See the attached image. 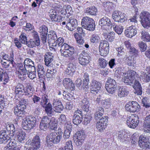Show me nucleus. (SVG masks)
<instances>
[{
  "mask_svg": "<svg viewBox=\"0 0 150 150\" xmlns=\"http://www.w3.org/2000/svg\"><path fill=\"white\" fill-rule=\"evenodd\" d=\"M27 46L30 48H33L35 47L36 46H38L40 45V43H38V44L37 42L34 41V40L30 39L27 41L25 44Z\"/></svg>",
  "mask_w": 150,
  "mask_h": 150,
  "instance_id": "obj_52",
  "label": "nucleus"
},
{
  "mask_svg": "<svg viewBox=\"0 0 150 150\" xmlns=\"http://www.w3.org/2000/svg\"><path fill=\"white\" fill-rule=\"evenodd\" d=\"M24 88L22 84H19L15 88V93L16 94H24L25 91Z\"/></svg>",
  "mask_w": 150,
  "mask_h": 150,
  "instance_id": "obj_46",
  "label": "nucleus"
},
{
  "mask_svg": "<svg viewBox=\"0 0 150 150\" xmlns=\"http://www.w3.org/2000/svg\"><path fill=\"white\" fill-rule=\"evenodd\" d=\"M39 32L41 34H47L48 30L47 27L45 25H42L39 28Z\"/></svg>",
  "mask_w": 150,
  "mask_h": 150,
  "instance_id": "obj_59",
  "label": "nucleus"
},
{
  "mask_svg": "<svg viewBox=\"0 0 150 150\" xmlns=\"http://www.w3.org/2000/svg\"><path fill=\"white\" fill-rule=\"evenodd\" d=\"M104 110L101 107H97L96 109V112L94 114V118L96 120L99 119L103 114Z\"/></svg>",
  "mask_w": 150,
  "mask_h": 150,
  "instance_id": "obj_41",
  "label": "nucleus"
},
{
  "mask_svg": "<svg viewBox=\"0 0 150 150\" xmlns=\"http://www.w3.org/2000/svg\"><path fill=\"white\" fill-rule=\"evenodd\" d=\"M90 40L91 42L92 43H99L101 42L100 37L98 34H96L91 35Z\"/></svg>",
  "mask_w": 150,
  "mask_h": 150,
  "instance_id": "obj_49",
  "label": "nucleus"
},
{
  "mask_svg": "<svg viewBox=\"0 0 150 150\" xmlns=\"http://www.w3.org/2000/svg\"><path fill=\"white\" fill-rule=\"evenodd\" d=\"M141 23L145 28H148L150 27V13L145 11L141 12L140 15Z\"/></svg>",
  "mask_w": 150,
  "mask_h": 150,
  "instance_id": "obj_7",
  "label": "nucleus"
},
{
  "mask_svg": "<svg viewBox=\"0 0 150 150\" xmlns=\"http://www.w3.org/2000/svg\"><path fill=\"white\" fill-rule=\"evenodd\" d=\"M125 79L124 82L127 85H131L132 84L133 87L135 90V93L137 95H141L142 93V88L138 79L139 75L137 74L136 72L131 70V72L128 74H125Z\"/></svg>",
  "mask_w": 150,
  "mask_h": 150,
  "instance_id": "obj_2",
  "label": "nucleus"
},
{
  "mask_svg": "<svg viewBox=\"0 0 150 150\" xmlns=\"http://www.w3.org/2000/svg\"><path fill=\"white\" fill-rule=\"evenodd\" d=\"M140 33L141 35V39L142 40L146 42L150 41V36L149 33L143 30H141Z\"/></svg>",
  "mask_w": 150,
  "mask_h": 150,
  "instance_id": "obj_42",
  "label": "nucleus"
},
{
  "mask_svg": "<svg viewBox=\"0 0 150 150\" xmlns=\"http://www.w3.org/2000/svg\"><path fill=\"white\" fill-rule=\"evenodd\" d=\"M117 84L115 80L110 78H108L106 82L105 88L110 93H114L116 90Z\"/></svg>",
  "mask_w": 150,
  "mask_h": 150,
  "instance_id": "obj_8",
  "label": "nucleus"
},
{
  "mask_svg": "<svg viewBox=\"0 0 150 150\" xmlns=\"http://www.w3.org/2000/svg\"><path fill=\"white\" fill-rule=\"evenodd\" d=\"M63 130L60 128L59 129L57 132H52L48 134L46 137V143L48 146L50 143L57 144L60 143L62 138Z\"/></svg>",
  "mask_w": 150,
  "mask_h": 150,
  "instance_id": "obj_4",
  "label": "nucleus"
},
{
  "mask_svg": "<svg viewBox=\"0 0 150 150\" xmlns=\"http://www.w3.org/2000/svg\"><path fill=\"white\" fill-rule=\"evenodd\" d=\"M101 86V84L98 81L93 79L90 83V90L92 93H97L100 91Z\"/></svg>",
  "mask_w": 150,
  "mask_h": 150,
  "instance_id": "obj_13",
  "label": "nucleus"
},
{
  "mask_svg": "<svg viewBox=\"0 0 150 150\" xmlns=\"http://www.w3.org/2000/svg\"><path fill=\"white\" fill-rule=\"evenodd\" d=\"M45 64L47 66H50L54 60V54L50 52L46 53L44 56Z\"/></svg>",
  "mask_w": 150,
  "mask_h": 150,
  "instance_id": "obj_26",
  "label": "nucleus"
},
{
  "mask_svg": "<svg viewBox=\"0 0 150 150\" xmlns=\"http://www.w3.org/2000/svg\"><path fill=\"white\" fill-rule=\"evenodd\" d=\"M51 39L52 41L50 48L54 49L55 52L58 48L60 49L62 56L65 57H69L71 60L74 59V57L72 56L74 54V48L67 44L64 43V41L63 38L59 37L57 38L55 34L51 36Z\"/></svg>",
  "mask_w": 150,
  "mask_h": 150,
  "instance_id": "obj_1",
  "label": "nucleus"
},
{
  "mask_svg": "<svg viewBox=\"0 0 150 150\" xmlns=\"http://www.w3.org/2000/svg\"><path fill=\"white\" fill-rule=\"evenodd\" d=\"M51 121V119L47 116L43 117L40 125V128L41 130L45 131L48 126V125Z\"/></svg>",
  "mask_w": 150,
  "mask_h": 150,
  "instance_id": "obj_23",
  "label": "nucleus"
},
{
  "mask_svg": "<svg viewBox=\"0 0 150 150\" xmlns=\"http://www.w3.org/2000/svg\"><path fill=\"white\" fill-rule=\"evenodd\" d=\"M108 65L111 69L114 67H117V64L115 62V59H112L110 60L108 62Z\"/></svg>",
  "mask_w": 150,
  "mask_h": 150,
  "instance_id": "obj_64",
  "label": "nucleus"
},
{
  "mask_svg": "<svg viewBox=\"0 0 150 150\" xmlns=\"http://www.w3.org/2000/svg\"><path fill=\"white\" fill-rule=\"evenodd\" d=\"M57 121L54 118H52L48 127L51 130H55L57 128Z\"/></svg>",
  "mask_w": 150,
  "mask_h": 150,
  "instance_id": "obj_47",
  "label": "nucleus"
},
{
  "mask_svg": "<svg viewBox=\"0 0 150 150\" xmlns=\"http://www.w3.org/2000/svg\"><path fill=\"white\" fill-rule=\"evenodd\" d=\"M115 74L118 76L122 75L123 77V80H124L125 77L123 75L125 74H128L131 72V71L128 72V73H124L123 72V68L121 67H115Z\"/></svg>",
  "mask_w": 150,
  "mask_h": 150,
  "instance_id": "obj_48",
  "label": "nucleus"
},
{
  "mask_svg": "<svg viewBox=\"0 0 150 150\" xmlns=\"http://www.w3.org/2000/svg\"><path fill=\"white\" fill-rule=\"evenodd\" d=\"M18 67V70L17 71L16 73L19 78H21V76L26 75L27 72H29L28 69L25 68V64H24L23 65L22 63L19 64Z\"/></svg>",
  "mask_w": 150,
  "mask_h": 150,
  "instance_id": "obj_32",
  "label": "nucleus"
},
{
  "mask_svg": "<svg viewBox=\"0 0 150 150\" xmlns=\"http://www.w3.org/2000/svg\"><path fill=\"white\" fill-rule=\"evenodd\" d=\"M99 62V65L101 68H105L108 64V62L103 58H100Z\"/></svg>",
  "mask_w": 150,
  "mask_h": 150,
  "instance_id": "obj_58",
  "label": "nucleus"
},
{
  "mask_svg": "<svg viewBox=\"0 0 150 150\" xmlns=\"http://www.w3.org/2000/svg\"><path fill=\"white\" fill-rule=\"evenodd\" d=\"M128 93V90L126 86H120L117 91L118 96L120 98L127 96Z\"/></svg>",
  "mask_w": 150,
  "mask_h": 150,
  "instance_id": "obj_33",
  "label": "nucleus"
},
{
  "mask_svg": "<svg viewBox=\"0 0 150 150\" xmlns=\"http://www.w3.org/2000/svg\"><path fill=\"white\" fill-rule=\"evenodd\" d=\"M57 71L55 69H48L47 70L46 76L47 78H53L55 76Z\"/></svg>",
  "mask_w": 150,
  "mask_h": 150,
  "instance_id": "obj_51",
  "label": "nucleus"
},
{
  "mask_svg": "<svg viewBox=\"0 0 150 150\" xmlns=\"http://www.w3.org/2000/svg\"><path fill=\"white\" fill-rule=\"evenodd\" d=\"M74 37L78 43L79 45H82L84 43V41L82 36L78 34H75L74 35Z\"/></svg>",
  "mask_w": 150,
  "mask_h": 150,
  "instance_id": "obj_57",
  "label": "nucleus"
},
{
  "mask_svg": "<svg viewBox=\"0 0 150 150\" xmlns=\"http://www.w3.org/2000/svg\"><path fill=\"white\" fill-rule=\"evenodd\" d=\"M27 37L25 33H22L19 36V41L20 42L23 44H25L27 42Z\"/></svg>",
  "mask_w": 150,
  "mask_h": 150,
  "instance_id": "obj_54",
  "label": "nucleus"
},
{
  "mask_svg": "<svg viewBox=\"0 0 150 150\" xmlns=\"http://www.w3.org/2000/svg\"><path fill=\"white\" fill-rule=\"evenodd\" d=\"M32 99L33 100L34 103L36 105L37 108L36 109L38 111H39L40 108L42 107H44V106L43 103L41 101V98L36 95H34L32 98Z\"/></svg>",
  "mask_w": 150,
  "mask_h": 150,
  "instance_id": "obj_31",
  "label": "nucleus"
},
{
  "mask_svg": "<svg viewBox=\"0 0 150 150\" xmlns=\"http://www.w3.org/2000/svg\"><path fill=\"white\" fill-rule=\"evenodd\" d=\"M143 127L150 129V115L146 117L144 122Z\"/></svg>",
  "mask_w": 150,
  "mask_h": 150,
  "instance_id": "obj_50",
  "label": "nucleus"
},
{
  "mask_svg": "<svg viewBox=\"0 0 150 150\" xmlns=\"http://www.w3.org/2000/svg\"><path fill=\"white\" fill-rule=\"evenodd\" d=\"M10 56L9 58L10 60H5V61L2 60L1 62V64L4 66H6L7 67H9V66L10 64H11L13 65V64L15 63L13 60L14 55L13 53H11Z\"/></svg>",
  "mask_w": 150,
  "mask_h": 150,
  "instance_id": "obj_38",
  "label": "nucleus"
},
{
  "mask_svg": "<svg viewBox=\"0 0 150 150\" xmlns=\"http://www.w3.org/2000/svg\"><path fill=\"white\" fill-rule=\"evenodd\" d=\"M50 16L52 22H59L62 21L63 17L56 13L55 11H50Z\"/></svg>",
  "mask_w": 150,
  "mask_h": 150,
  "instance_id": "obj_29",
  "label": "nucleus"
},
{
  "mask_svg": "<svg viewBox=\"0 0 150 150\" xmlns=\"http://www.w3.org/2000/svg\"><path fill=\"white\" fill-rule=\"evenodd\" d=\"M148 138L143 135L139 137V144L140 147L143 148H149V143L148 142Z\"/></svg>",
  "mask_w": 150,
  "mask_h": 150,
  "instance_id": "obj_22",
  "label": "nucleus"
},
{
  "mask_svg": "<svg viewBox=\"0 0 150 150\" xmlns=\"http://www.w3.org/2000/svg\"><path fill=\"white\" fill-rule=\"evenodd\" d=\"M24 90L25 92H24V94L25 96H27L29 98L32 96L34 88L30 84H27L26 88H24Z\"/></svg>",
  "mask_w": 150,
  "mask_h": 150,
  "instance_id": "obj_40",
  "label": "nucleus"
},
{
  "mask_svg": "<svg viewBox=\"0 0 150 150\" xmlns=\"http://www.w3.org/2000/svg\"><path fill=\"white\" fill-rule=\"evenodd\" d=\"M139 119L138 115H132L127 118V124L129 127L134 129L136 127L139 123Z\"/></svg>",
  "mask_w": 150,
  "mask_h": 150,
  "instance_id": "obj_10",
  "label": "nucleus"
},
{
  "mask_svg": "<svg viewBox=\"0 0 150 150\" xmlns=\"http://www.w3.org/2000/svg\"><path fill=\"white\" fill-rule=\"evenodd\" d=\"M35 118L31 115H28L24 119L22 122V126L24 129L30 130L35 127L36 125Z\"/></svg>",
  "mask_w": 150,
  "mask_h": 150,
  "instance_id": "obj_5",
  "label": "nucleus"
},
{
  "mask_svg": "<svg viewBox=\"0 0 150 150\" xmlns=\"http://www.w3.org/2000/svg\"><path fill=\"white\" fill-rule=\"evenodd\" d=\"M118 140L122 142H126L128 140V138L126 133L125 131L122 130L118 132Z\"/></svg>",
  "mask_w": 150,
  "mask_h": 150,
  "instance_id": "obj_36",
  "label": "nucleus"
},
{
  "mask_svg": "<svg viewBox=\"0 0 150 150\" xmlns=\"http://www.w3.org/2000/svg\"><path fill=\"white\" fill-rule=\"evenodd\" d=\"M77 24V20L74 18L71 17L69 18L66 26L68 30L71 31H73L76 29Z\"/></svg>",
  "mask_w": 150,
  "mask_h": 150,
  "instance_id": "obj_21",
  "label": "nucleus"
},
{
  "mask_svg": "<svg viewBox=\"0 0 150 150\" xmlns=\"http://www.w3.org/2000/svg\"><path fill=\"white\" fill-rule=\"evenodd\" d=\"M41 140L39 136L33 137L30 145V150H37L40 146Z\"/></svg>",
  "mask_w": 150,
  "mask_h": 150,
  "instance_id": "obj_15",
  "label": "nucleus"
},
{
  "mask_svg": "<svg viewBox=\"0 0 150 150\" xmlns=\"http://www.w3.org/2000/svg\"><path fill=\"white\" fill-rule=\"evenodd\" d=\"M62 6L59 4H56L55 6L54 9L52 10L51 11H55V12L58 14H62L63 12L62 11Z\"/></svg>",
  "mask_w": 150,
  "mask_h": 150,
  "instance_id": "obj_55",
  "label": "nucleus"
},
{
  "mask_svg": "<svg viewBox=\"0 0 150 150\" xmlns=\"http://www.w3.org/2000/svg\"><path fill=\"white\" fill-rule=\"evenodd\" d=\"M18 130L13 124L6 125L5 128L0 131V144L6 143Z\"/></svg>",
  "mask_w": 150,
  "mask_h": 150,
  "instance_id": "obj_3",
  "label": "nucleus"
},
{
  "mask_svg": "<svg viewBox=\"0 0 150 150\" xmlns=\"http://www.w3.org/2000/svg\"><path fill=\"white\" fill-rule=\"evenodd\" d=\"M81 25L85 29L90 31H93L95 28L93 19L88 16L83 17L81 21Z\"/></svg>",
  "mask_w": 150,
  "mask_h": 150,
  "instance_id": "obj_6",
  "label": "nucleus"
},
{
  "mask_svg": "<svg viewBox=\"0 0 150 150\" xmlns=\"http://www.w3.org/2000/svg\"><path fill=\"white\" fill-rule=\"evenodd\" d=\"M131 55L132 56H129L128 57L126 55V57H125L124 59H125V61L127 62L128 65L133 67H134V65L136 62L134 57V56H135L133 54Z\"/></svg>",
  "mask_w": 150,
  "mask_h": 150,
  "instance_id": "obj_37",
  "label": "nucleus"
},
{
  "mask_svg": "<svg viewBox=\"0 0 150 150\" xmlns=\"http://www.w3.org/2000/svg\"><path fill=\"white\" fill-rule=\"evenodd\" d=\"M15 134L18 141L20 142H22L25 139V133L21 129H19L18 131H16V132L15 133Z\"/></svg>",
  "mask_w": 150,
  "mask_h": 150,
  "instance_id": "obj_44",
  "label": "nucleus"
},
{
  "mask_svg": "<svg viewBox=\"0 0 150 150\" xmlns=\"http://www.w3.org/2000/svg\"><path fill=\"white\" fill-rule=\"evenodd\" d=\"M137 17V13H136V14L134 15L133 17L132 18L129 19V20L130 21V22L132 23H131L132 25L131 26H132V27H135V26L137 25V21L136 20Z\"/></svg>",
  "mask_w": 150,
  "mask_h": 150,
  "instance_id": "obj_61",
  "label": "nucleus"
},
{
  "mask_svg": "<svg viewBox=\"0 0 150 150\" xmlns=\"http://www.w3.org/2000/svg\"><path fill=\"white\" fill-rule=\"evenodd\" d=\"M123 28L121 26H116L114 28V30L118 35H120L123 32Z\"/></svg>",
  "mask_w": 150,
  "mask_h": 150,
  "instance_id": "obj_62",
  "label": "nucleus"
},
{
  "mask_svg": "<svg viewBox=\"0 0 150 150\" xmlns=\"http://www.w3.org/2000/svg\"><path fill=\"white\" fill-rule=\"evenodd\" d=\"M138 45L140 48L141 51H144L146 50L147 46L145 43L141 41L138 43Z\"/></svg>",
  "mask_w": 150,
  "mask_h": 150,
  "instance_id": "obj_63",
  "label": "nucleus"
},
{
  "mask_svg": "<svg viewBox=\"0 0 150 150\" xmlns=\"http://www.w3.org/2000/svg\"><path fill=\"white\" fill-rule=\"evenodd\" d=\"M85 138V133L83 130L76 132V136L74 138V143L77 146L80 147L83 143Z\"/></svg>",
  "mask_w": 150,
  "mask_h": 150,
  "instance_id": "obj_9",
  "label": "nucleus"
},
{
  "mask_svg": "<svg viewBox=\"0 0 150 150\" xmlns=\"http://www.w3.org/2000/svg\"><path fill=\"white\" fill-rule=\"evenodd\" d=\"M99 25L103 28H105L107 30L109 28H111L112 25L110 19L108 17L105 16L100 19L99 22Z\"/></svg>",
  "mask_w": 150,
  "mask_h": 150,
  "instance_id": "obj_18",
  "label": "nucleus"
},
{
  "mask_svg": "<svg viewBox=\"0 0 150 150\" xmlns=\"http://www.w3.org/2000/svg\"><path fill=\"white\" fill-rule=\"evenodd\" d=\"M92 117L91 115H86L84 119L83 124L85 125H87L89 123Z\"/></svg>",
  "mask_w": 150,
  "mask_h": 150,
  "instance_id": "obj_60",
  "label": "nucleus"
},
{
  "mask_svg": "<svg viewBox=\"0 0 150 150\" xmlns=\"http://www.w3.org/2000/svg\"><path fill=\"white\" fill-rule=\"evenodd\" d=\"M112 17L115 21L119 23H124L127 20L125 14L120 13L117 11L113 12L112 14Z\"/></svg>",
  "mask_w": 150,
  "mask_h": 150,
  "instance_id": "obj_16",
  "label": "nucleus"
},
{
  "mask_svg": "<svg viewBox=\"0 0 150 150\" xmlns=\"http://www.w3.org/2000/svg\"><path fill=\"white\" fill-rule=\"evenodd\" d=\"M76 68V66L72 64L69 65L68 68L66 69L65 72L68 75H72Z\"/></svg>",
  "mask_w": 150,
  "mask_h": 150,
  "instance_id": "obj_45",
  "label": "nucleus"
},
{
  "mask_svg": "<svg viewBox=\"0 0 150 150\" xmlns=\"http://www.w3.org/2000/svg\"><path fill=\"white\" fill-rule=\"evenodd\" d=\"M81 108L86 112H88L89 110V103L88 100L84 98L81 101Z\"/></svg>",
  "mask_w": 150,
  "mask_h": 150,
  "instance_id": "obj_39",
  "label": "nucleus"
},
{
  "mask_svg": "<svg viewBox=\"0 0 150 150\" xmlns=\"http://www.w3.org/2000/svg\"><path fill=\"white\" fill-rule=\"evenodd\" d=\"M140 76L143 81L148 82L150 81V76L144 72H141Z\"/></svg>",
  "mask_w": 150,
  "mask_h": 150,
  "instance_id": "obj_56",
  "label": "nucleus"
},
{
  "mask_svg": "<svg viewBox=\"0 0 150 150\" xmlns=\"http://www.w3.org/2000/svg\"><path fill=\"white\" fill-rule=\"evenodd\" d=\"M78 59L79 63L83 66H85L89 62L90 57L88 53L83 51L79 55Z\"/></svg>",
  "mask_w": 150,
  "mask_h": 150,
  "instance_id": "obj_14",
  "label": "nucleus"
},
{
  "mask_svg": "<svg viewBox=\"0 0 150 150\" xmlns=\"http://www.w3.org/2000/svg\"><path fill=\"white\" fill-rule=\"evenodd\" d=\"M126 110L130 112H138L140 110V106L136 102L132 101L129 102L125 106Z\"/></svg>",
  "mask_w": 150,
  "mask_h": 150,
  "instance_id": "obj_11",
  "label": "nucleus"
},
{
  "mask_svg": "<svg viewBox=\"0 0 150 150\" xmlns=\"http://www.w3.org/2000/svg\"><path fill=\"white\" fill-rule=\"evenodd\" d=\"M26 106L24 105H18L13 108L15 115L19 117H23Z\"/></svg>",
  "mask_w": 150,
  "mask_h": 150,
  "instance_id": "obj_17",
  "label": "nucleus"
},
{
  "mask_svg": "<svg viewBox=\"0 0 150 150\" xmlns=\"http://www.w3.org/2000/svg\"><path fill=\"white\" fill-rule=\"evenodd\" d=\"M46 113L49 116H52L54 115L55 111L53 109L52 104L49 102L44 107Z\"/></svg>",
  "mask_w": 150,
  "mask_h": 150,
  "instance_id": "obj_34",
  "label": "nucleus"
},
{
  "mask_svg": "<svg viewBox=\"0 0 150 150\" xmlns=\"http://www.w3.org/2000/svg\"><path fill=\"white\" fill-rule=\"evenodd\" d=\"M102 105L106 108H107L109 107L111 104V100L110 98H109L101 101Z\"/></svg>",
  "mask_w": 150,
  "mask_h": 150,
  "instance_id": "obj_53",
  "label": "nucleus"
},
{
  "mask_svg": "<svg viewBox=\"0 0 150 150\" xmlns=\"http://www.w3.org/2000/svg\"><path fill=\"white\" fill-rule=\"evenodd\" d=\"M63 84L66 88L71 91L74 90V83L72 82L71 80L69 78L64 79L63 81Z\"/></svg>",
  "mask_w": 150,
  "mask_h": 150,
  "instance_id": "obj_27",
  "label": "nucleus"
},
{
  "mask_svg": "<svg viewBox=\"0 0 150 150\" xmlns=\"http://www.w3.org/2000/svg\"><path fill=\"white\" fill-rule=\"evenodd\" d=\"M109 44L107 41H101L100 42L99 50L100 54L102 56H106L109 53Z\"/></svg>",
  "mask_w": 150,
  "mask_h": 150,
  "instance_id": "obj_12",
  "label": "nucleus"
},
{
  "mask_svg": "<svg viewBox=\"0 0 150 150\" xmlns=\"http://www.w3.org/2000/svg\"><path fill=\"white\" fill-rule=\"evenodd\" d=\"M84 11L87 15L95 16L97 14L98 10L95 6H93L85 8Z\"/></svg>",
  "mask_w": 150,
  "mask_h": 150,
  "instance_id": "obj_30",
  "label": "nucleus"
},
{
  "mask_svg": "<svg viewBox=\"0 0 150 150\" xmlns=\"http://www.w3.org/2000/svg\"><path fill=\"white\" fill-rule=\"evenodd\" d=\"M137 33V29L135 27L130 26L125 30V36L128 38H131Z\"/></svg>",
  "mask_w": 150,
  "mask_h": 150,
  "instance_id": "obj_28",
  "label": "nucleus"
},
{
  "mask_svg": "<svg viewBox=\"0 0 150 150\" xmlns=\"http://www.w3.org/2000/svg\"><path fill=\"white\" fill-rule=\"evenodd\" d=\"M108 118L107 116L103 117L97 123L96 128L100 132H101L106 128L108 121Z\"/></svg>",
  "mask_w": 150,
  "mask_h": 150,
  "instance_id": "obj_20",
  "label": "nucleus"
},
{
  "mask_svg": "<svg viewBox=\"0 0 150 150\" xmlns=\"http://www.w3.org/2000/svg\"><path fill=\"white\" fill-rule=\"evenodd\" d=\"M115 33L113 32L104 33L103 34L105 38L110 42H112L114 40L115 37Z\"/></svg>",
  "mask_w": 150,
  "mask_h": 150,
  "instance_id": "obj_43",
  "label": "nucleus"
},
{
  "mask_svg": "<svg viewBox=\"0 0 150 150\" xmlns=\"http://www.w3.org/2000/svg\"><path fill=\"white\" fill-rule=\"evenodd\" d=\"M24 64H25V67L26 69H27L28 71H35L36 67L34 62L30 59L29 58L26 59L24 61Z\"/></svg>",
  "mask_w": 150,
  "mask_h": 150,
  "instance_id": "obj_24",
  "label": "nucleus"
},
{
  "mask_svg": "<svg viewBox=\"0 0 150 150\" xmlns=\"http://www.w3.org/2000/svg\"><path fill=\"white\" fill-rule=\"evenodd\" d=\"M83 112L81 110H77L74 113L73 117V122L76 125L81 123L82 120Z\"/></svg>",
  "mask_w": 150,
  "mask_h": 150,
  "instance_id": "obj_19",
  "label": "nucleus"
},
{
  "mask_svg": "<svg viewBox=\"0 0 150 150\" xmlns=\"http://www.w3.org/2000/svg\"><path fill=\"white\" fill-rule=\"evenodd\" d=\"M53 109L55 112H61L63 109V107L60 100L59 99H54L52 103Z\"/></svg>",
  "mask_w": 150,
  "mask_h": 150,
  "instance_id": "obj_25",
  "label": "nucleus"
},
{
  "mask_svg": "<svg viewBox=\"0 0 150 150\" xmlns=\"http://www.w3.org/2000/svg\"><path fill=\"white\" fill-rule=\"evenodd\" d=\"M125 44L126 48L128 49L131 54H133L136 56L138 55V52L137 50H136L134 47L131 46V44L129 41H126L125 42Z\"/></svg>",
  "mask_w": 150,
  "mask_h": 150,
  "instance_id": "obj_35",
  "label": "nucleus"
}]
</instances>
